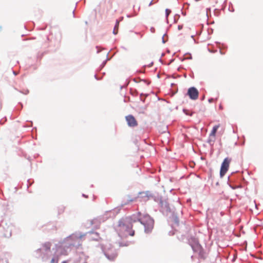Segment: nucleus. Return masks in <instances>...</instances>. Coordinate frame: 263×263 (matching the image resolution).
<instances>
[{
  "mask_svg": "<svg viewBox=\"0 0 263 263\" xmlns=\"http://www.w3.org/2000/svg\"><path fill=\"white\" fill-rule=\"evenodd\" d=\"M2 29V26H0V30H1Z\"/></svg>",
  "mask_w": 263,
  "mask_h": 263,
  "instance_id": "nucleus-17",
  "label": "nucleus"
},
{
  "mask_svg": "<svg viewBox=\"0 0 263 263\" xmlns=\"http://www.w3.org/2000/svg\"><path fill=\"white\" fill-rule=\"evenodd\" d=\"M125 119L129 126L136 127L138 125V122L133 115H129L126 116Z\"/></svg>",
  "mask_w": 263,
  "mask_h": 263,
  "instance_id": "nucleus-5",
  "label": "nucleus"
},
{
  "mask_svg": "<svg viewBox=\"0 0 263 263\" xmlns=\"http://www.w3.org/2000/svg\"><path fill=\"white\" fill-rule=\"evenodd\" d=\"M51 245H51V243L50 242H46L44 243L42 245V247H43V250L45 251H50L51 247Z\"/></svg>",
  "mask_w": 263,
  "mask_h": 263,
  "instance_id": "nucleus-9",
  "label": "nucleus"
},
{
  "mask_svg": "<svg viewBox=\"0 0 263 263\" xmlns=\"http://www.w3.org/2000/svg\"><path fill=\"white\" fill-rule=\"evenodd\" d=\"M171 12V10H170L168 9H166L165 10L166 16L167 17Z\"/></svg>",
  "mask_w": 263,
  "mask_h": 263,
  "instance_id": "nucleus-14",
  "label": "nucleus"
},
{
  "mask_svg": "<svg viewBox=\"0 0 263 263\" xmlns=\"http://www.w3.org/2000/svg\"><path fill=\"white\" fill-rule=\"evenodd\" d=\"M193 250L195 252H196L199 255V257L202 258H205V253L202 249L201 246L200 244L196 245L192 247Z\"/></svg>",
  "mask_w": 263,
  "mask_h": 263,
  "instance_id": "nucleus-6",
  "label": "nucleus"
},
{
  "mask_svg": "<svg viewBox=\"0 0 263 263\" xmlns=\"http://www.w3.org/2000/svg\"><path fill=\"white\" fill-rule=\"evenodd\" d=\"M62 263H66V262L65 261H64Z\"/></svg>",
  "mask_w": 263,
  "mask_h": 263,
  "instance_id": "nucleus-18",
  "label": "nucleus"
},
{
  "mask_svg": "<svg viewBox=\"0 0 263 263\" xmlns=\"http://www.w3.org/2000/svg\"><path fill=\"white\" fill-rule=\"evenodd\" d=\"M119 22H120L119 21H118V20L116 21V23L115 26L114 30H113V33L115 35L117 34L118 32Z\"/></svg>",
  "mask_w": 263,
  "mask_h": 263,
  "instance_id": "nucleus-12",
  "label": "nucleus"
},
{
  "mask_svg": "<svg viewBox=\"0 0 263 263\" xmlns=\"http://www.w3.org/2000/svg\"><path fill=\"white\" fill-rule=\"evenodd\" d=\"M55 254L60 257L62 255H67L68 254L67 250L65 248L62 246H56V252Z\"/></svg>",
  "mask_w": 263,
  "mask_h": 263,
  "instance_id": "nucleus-8",
  "label": "nucleus"
},
{
  "mask_svg": "<svg viewBox=\"0 0 263 263\" xmlns=\"http://www.w3.org/2000/svg\"><path fill=\"white\" fill-rule=\"evenodd\" d=\"M55 255L56 256L51 259V263H58L59 257H58L56 254Z\"/></svg>",
  "mask_w": 263,
  "mask_h": 263,
  "instance_id": "nucleus-13",
  "label": "nucleus"
},
{
  "mask_svg": "<svg viewBox=\"0 0 263 263\" xmlns=\"http://www.w3.org/2000/svg\"><path fill=\"white\" fill-rule=\"evenodd\" d=\"M212 100H213V99H210L209 101L210 102H212Z\"/></svg>",
  "mask_w": 263,
  "mask_h": 263,
  "instance_id": "nucleus-15",
  "label": "nucleus"
},
{
  "mask_svg": "<svg viewBox=\"0 0 263 263\" xmlns=\"http://www.w3.org/2000/svg\"><path fill=\"white\" fill-rule=\"evenodd\" d=\"M198 91L195 87H191L189 89L187 95L192 100H196L198 97Z\"/></svg>",
  "mask_w": 263,
  "mask_h": 263,
  "instance_id": "nucleus-7",
  "label": "nucleus"
},
{
  "mask_svg": "<svg viewBox=\"0 0 263 263\" xmlns=\"http://www.w3.org/2000/svg\"><path fill=\"white\" fill-rule=\"evenodd\" d=\"M133 217L136 219V221H140L144 226L145 231L148 232L153 229L154 222L149 215L147 214L142 215L140 212H138L136 215H133Z\"/></svg>",
  "mask_w": 263,
  "mask_h": 263,
  "instance_id": "nucleus-2",
  "label": "nucleus"
},
{
  "mask_svg": "<svg viewBox=\"0 0 263 263\" xmlns=\"http://www.w3.org/2000/svg\"><path fill=\"white\" fill-rule=\"evenodd\" d=\"M136 221V219L134 218L133 216L122 219L119 221L116 230L121 236H133L135 232L132 230V223Z\"/></svg>",
  "mask_w": 263,
  "mask_h": 263,
  "instance_id": "nucleus-1",
  "label": "nucleus"
},
{
  "mask_svg": "<svg viewBox=\"0 0 263 263\" xmlns=\"http://www.w3.org/2000/svg\"><path fill=\"white\" fill-rule=\"evenodd\" d=\"M189 242L190 245L191 246L192 248L194 247V246H195V244L198 245L199 242L198 240L195 238V237H191L189 239Z\"/></svg>",
  "mask_w": 263,
  "mask_h": 263,
  "instance_id": "nucleus-10",
  "label": "nucleus"
},
{
  "mask_svg": "<svg viewBox=\"0 0 263 263\" xmlns=\"http://www.w3.org/2000/svg\"><path fill=\"white\" fill-rule=\"evenodd\" d=\"M219 126H220V124H218V125H215L213 127L212 130L210 134V136H213L214 137H215L216 133L217 132L218 128L219 127Z\"/></svg>",
  "mask_w": 263,
  "mask_h": 263,
  "instance_id": "nucleus-11",
  "label": "nucleus"
},
{
  "mask_svg": "<svg viewBox=\"0 0 263 263\" xmlns=\"http://www.w3.org/2000/svg\"><path fill=\"white\" fill-rule=\"evenodd\" d=\"M219 108H220V109H222V106H221V105L219 106Z\"/></svg>",
  "mask_w": 263,
  "mask_h": 263,
  "instance_id": "nucleus-16",
  "label": "nucleus"
},
{
  "mask_svg": "<svg viewBox=\"0 0 263 263\" xmlns=\"http://www.w3.org/2000/svg\"><path fill=\"white\" fill-rule=\"evenodd\" d=\"M104 254L106 257L110 260H114L117 256L116 250L113 248L106 249Z\"/></svg>",
  "mask_w": 263,
  "mask_h": 263,
  "instance_id": "nucleus-4",
  "label": "nucleus"
},
{
  "mask_svg": "<svg viewBox=\"0 0 263 263\" xmlns=\"http://www.w3.org/2000/svg\"><path fill=\"white\" fill-rule=\"evenodd\" d=\"M232 161L231 158H226L222 162L220 171V175L222 177L228 171L230 164Z\"/></svg>",
  "mask_w": 263,
  "mask_h": 263,
  "instance_id": "nucleus-3",
  "label": "nucleus"
}]
</instances>
